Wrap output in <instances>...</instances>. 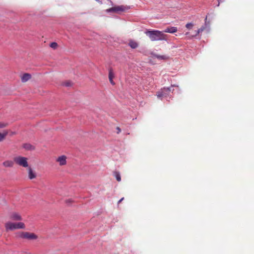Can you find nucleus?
Segmentation results:
<instances>
[{"mask_svg": "<svg viewBox=\"0 0 254 254\" xmlns=\"http://www.w3.org/2000/svg\"><path fill=\"white\" fill-rule=\"evenodd\" d=\"M145 33L152 41L167 40V36L158 30H147Z\"/></svg>", "mask_w": 254, "mask_h": 254, "instance_id": "f257e3e1", "label": "nucleus"}, {"mask_svg": "<svg viewBox=\"0 0 254 254\" xmlns=\"http://www.w3.org/2000/svg\"><path fill=\"white\" fill-rule=\"evenodd\" d=\"M6 230H13L18 229H24L25 224L22 222L12 223L7 222L5 224Z\"/></svg>", "mask_w": 254, "mask_h": 254, "instance_id": "f03ea898", "label": "nucleus"}, {"mask_svg": "<svg viewBox=\"0 0 254 254\" xmlns=\"http://www.w3.org/2000/svg\"><path fill=\"white\" fill-rule=\"evenodd\" d=\"M14 162L20 166L26 168L28 166V159L26 157L18 156L13 158Z\"/></svg>", "mask_w": 254, "mask_h": 254, "instance_id": "7ed1b4c3", "label": "nucleus"}, {"mask_svg": "<svg viewBox=\"0 0 254 254\" xmlns=\"http://www.w3.org/2000/svg\"><path fill=\"white\" fill-rule=\"evenodd\" d=\"M18 237L29 240H36L38 238V236L34 233L27 232H22L18 233Z\"/></svg>", "mask_w": 254, "mask_h": 254, "instance_id": "20e7f679", "label": "nucleus"}, {"mask_svg": "<svg viewBox=\"0 0 254 254\" xmlns=\"http://www.w3.org/2000/svg\"><path fill=\"white\" fill-rule=\"evenodd\" d=\"M56 161L60 166L65 165L66 164V157L65 155H62L59 157Z\"/></svg>", "mask_w": 254, "mask_h": 254, "instance_id": "39448f33", "label": "nucleus"}, {"mask_svg": "<svg viewBox=\"0 0 254 254\" xmlns=\"http://www.w3.org/2000/svg\"><path fill=\"white\" fill-rule=\"evenodd\" d=\"M108 11H113V12H118L119 11H123L125 10V8L123 6H115L112 7L109 9L107 10Z\"/></svg>", "mask_w": 254, "mask_h": 254, "instance_id": "423d86ee", "label": "nucleus"}, {"mask_svg": "<svg viewBox=\"0 0 254 254\" xmlns=\"http://www.w3.org/2000/svg\"><path fill=\"white\" fill-rule=\"evenodd\" d=\"M10 218L14 221H19L22 220L21 216L17 213H12L10 215Z\"/></svg>", "mask_w": 254, "mask_h": 254, "instance_id": "0eeeda50", "label": "nucleus"}, {"mask_svg": "<svg viewBox=\"0 0 254 254\" xmlns=\"http://www.w3.org/2000/svg\"><path fill=\"white\" fill-rule=\"evenodd\" d=\"M178 31V29L176 27H167L166 29L164 30L163 32L165 33H174Z\"/></svg>", "mask_w": 254, "mask_h": 254, "instance_id": "6e6552de", "label": "nucleus"}, {"mask_svg": "<svg viewBox=\"0 0 254 254\" xmlns=\"http://www.w3.org/2000/svg\"><path fill=\"white\" fill-rule=\"evenodd\" d=\"M31 77V76L29 73H24L23 74V75L21 76V81L23 82H25L27 81L29 79H30Z\"/></svg>", "mask_w": 254, "mask_h": 254, "instance_id": "1a4fd4ad", "label": "nucleus"}, {"mask_svg": "<svg viewBox=\"0 0 254 254\" xmlns=\"http://www.w3.org/2000/svg\"><path fill=\"white\" fill-rule=\"evenodd\" d=\"M128 45L132 48V49H136L138 47V43L135 42V41H133L132 40H130L128 42Z\"/></svg>", "mask_w": 254, "mask_h": 254, "instance_id": "9d476101", "label": "nucleus"}, {"mask_svg": "<svg viewBox=\"0 0 254 254\" xmlns=\"http://www.w3.org/2000/svg\"><path fill=\"white\" fill-rule=\"evenodd\" d=\"M23 147L28 150H33L35 149V147L30 143H25L23 144Z\"/></svg>", "mask_w": 254, "mask_h": 254, "instance_id": "9b49d317", "label": "nucleus"}, {"mask_svg": "<svg viewBox=\"0 0 254 254\" xmlns=\"http://www.w3.org/2000/svg\"><path fill=\"white\" fill-rule=\"evenodd\" d=\"M28 177L30 179H33L36 178V174L31 168H28Z\"/></svg>", "mask_w": 254, "mask_h": 254, "instance_id": "f8f14e48", "label": "nucleus"}, {"mask_svg": "<svg viewBox=\"0 0 254 254\" xmlns=\"http://www.w3.org/2000/svg\"><path fill=\"white\" fill-rule=\"evenodd\" d=\"M170 91V89L169 88H164L163 89L161 90V91H159L157 93V96L158 98H160V97H163L164 96V93L165 92H169Z\"/></svg>", "mask_w": 254, "mask_h": 254, "instance_id": "ddd939ff", "label": "nucleus"}, {"mask_svg": "<svg viewBox=\"0 0 254 254\" xmlns=\"http://www.w3.org/2000/svg\"><path fill=\"white\" fill-rule=\"evenodd\" d=\"M2 164L5 167H12L14 163L12 161L6 160L3 162Z\"/></svg>", "mask_w": 254, "mask_h": 254, "instance_id": "4468645a", "label": "nucleus"}, {"mask_svg": "<svg viewBox=\"0 0 254 254\" xmlns=\"http://www.w3.org/2000/svg\"><path fill=\"white\" fill-rule=\"evenodd\" d=\"M202 32L201 31H200V29L199 28L197 31H195L194 32V34L192 36H190V33L189 32H187L186 33V36H188L189 37L191 38L194 36H196L197 35H198L200 33Z\"/></svg>", "mask_w": 254, "mask_h": 254, "instance_id": "2eb2a0df", "label": "nucleus"}, {"mask_svg": "<svg viewBox=\"0 0 254 254\" xmlns=\"http://www.w3.org/2000/svg\"><path fill=\"white\" fill-rule=\"evenodd\" d=\"M8 131L7 130H4L2 133H0V142L2 141L7 135Z\"/></svg>", "mask_w": 254, "mask_h": 254, "instance_id": "dca6fc26", "label": "nucleus"}, {"mask_svg": "<svg viewBox=\"0 0 254 254\" xmlns=\"http://www.w3.org/2000/svg\"><path fill=\"white\" fill-rule=\"evenodd\" d=\"M114 176L116 178V180H117V181L120 182L121 181V175H120V173L119 172H117V171L114 172Z\"/></svg>", "mask_w": 254, "mask_h": 254, "instance_id": "f3484780", "label": "nucleus"}, {"mask_svg": "<svg viewBox=\"0 0 254 254\" xmlns=\"http://www.w3.org/2000/svg\"><path fill=\"white\" fill-rule=\"evenodd\" d=\"M114 77L113 70L112 68H110L109 70V79H113Z\"/></svg>", "mask_w": 254, "mask_h": 254, "instance_id": "a211bd4d", "label": "nucleus"}, {"mask_svg": "<svg viewBox=\"0 0 254 254\" xmlns=\"http://www.w3.org/2000/svg\"><path fill=\"white\" fill-rule=\"evenodd\" d=\"M155 57L158 59H159V60H167L168 59V57L165 56V55H162V56H161V55H155Z\"/></svg>", "mask_w": 254, "mask_h": 254, "instance_id": "6ab92c4d", "label": "nucleus"}, {"mask_svg": "<svg viewBox=\"0 0 254 254\" xmlns=\"http://www.w3.org/2000/svg\"><path fill=\"white\" fill-rule=\"evenodd\" d=\"M50 47L53 49H56L58 47V45L56 42H52L50 44Z\"/></svg>", "mask_w": 254, "mask_h": 254, "instance_id": "aec40b11", "label": "nucleus"}, {"mask_svg": "<svg viewBox=\"0 0 254 254\" xmlns=\"http://www.w3.org/2000/svg\"><path fill=\"white\" fill-rule=\"evenodd\" d=\"M63 84L65 86L69 87L72 85V82L70 81H66L64 82Z\"/></svg>", "mask_w": 254, "mask_h": 254, "instance_id": "412c9836", "label": "nucleus"}, {"mask_svg": "<svg viewBox=\"0 0 254 254\" xmlns=\"http://www.w3.org/2000/svg\"><path fill=\"white\" fill-rule=\"evenodd\" d=\"M193 26V24L192 23H188L186 25V27L188 29H191Z\"/></svg>", "mask_w": 254, "mask_h": 254, "instance_id": "4be33fe9", "label": "nucleus"}, {"mask_svg": "<svg viewBox=\"0 0 254 254\" xmlns=\"http://www.w3.org/2000/svg\"><path fill=\"white\" fill-rule=\"evenodd\" d=\"M8 126L7 123L0 122V128H4Z\"/></svg>", "mask_w": 254, "mask_h": 254, "instance_id": "5701e85b", "label": "nucleus"}, {"mask_svg": "<svg viewBox=\"0 0 254 254\" xmlns=\"http://www.w3.org/2000/svg\"><path fill=\"white\" fill-rule=\"evenodd\" d=\"M109 80L111 84L113 85L115 84V82L113 81V79H109Z\"/></svg>", "mask_w": 254, "mask_h": 254, "instance_id": "b1692460", "label": "nucleus"}, {"mask_svg": "<svg viewBox=\"0 0 254 254\" xmlns=\"http://www.w3.org/2000/svg\"><path fill=\"white\" fill-rule=\"evenodd\" d=\"M205 28H206L205 26H203L200 28V31H201L202 32L205 29Z\"/></svg>", "mask_w": 254, "mask_h": 254, "instance_id": "393cba45", "label": "nucleus"}, {"mask_svg": "<svg viewBox=\"0 0 254 254\" xmlns=\"http://www.w3.org/2000/svg\"><path fill=\"white\" fill-rule=\"evenodd\" d=\"M124 198L122 197L121 199H120L119 201H118V203H121L124 200Z\"/></svg>", "mask_w": 254, "mask_h": 254, "instance_id": "a878e982", "label": "nucleus"}, {"mask_svg": "<svg viewBox=\"0 0 254 254\" xmlns=\"http://www.w3.org/2000/svg\"><path fill=\"white\" fill-rule=\"evenodd\" d=\"M117 129H118V133H119L120 132H121V129H120L119 127H117Z\"/></svg>", "mask_w": 254, "mask_h": 254, "instance_id": "bb28decb", "label": "nucleus"}, {"mask_svg": "<svg viewBox=\"0 0 254 254\" xmlns=\"http://www.w3.org/2000/svg\"><path fill=\"white\" fill-rule=\"evenodd\" d=\"M206 23H207V17H206V18L205 19V24H206Z\"/></svg>", "mask_w": 254, "mask_h": 254, "instance_id": "cd10ccee", "label": "nucleus"}]
</instances>
